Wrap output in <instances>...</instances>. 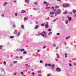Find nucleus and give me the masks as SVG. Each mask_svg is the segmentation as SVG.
<instances>
[{
  "label": "nucleus",
  "mask_w": 76,
  "mask_h": 76,
  "mask_svg": "<svg viewBox=\"0 0 76 76\" xmlns=\"http://www.w3.org/2000/svg\"><path fill=\"white\" fill-rule=\"evenodd\" d=\"M67 54L66 53H65V57H67Z\"/></svg>",
  "instance_id": "nucleus-37"
},
{
  "label": "nucleus",
  "mask_w": 76,
  "mask_h": 76,
  "mask_svg": "<svg viewBox=\"0 0 76 76\" xmlns=\"http://www.w3.org/2000/svg\"><path fill=\"white\" fill-rule=\"evenodd\" d=\"M64 18H65L64 17H62V21H64Z\"/></svg>",
  "instance_id": "nucleus-27"
},
{
  "label": "nucleus",
  "mask_w": 76,
  "mask_h": 76,
  "mask_svg": "<svg viewBox=\"0 0 76 76\" xmlns=\"http://www.w3.org/2000/svg\"><path fill=\"white\" fill-rule=\"evenodd\" d=\"M53 17H54V16L53 15H51L50 16L51 18H53Z\"/></svg>",
  "instance_id": "nucleus-55"
},
{
  "label": "nucleus",
  "mask_w": 76,
  "mask_h": 76,
  "mask_svg": "<svg viewBox=\"0 0 76 76\" xmlns=\"http://www.w3.org/2000/svg\"><path fill=\"white\" fill-rule=\"evenodd\" d=\"M38 28H39V26L38 25H37L35 27V29H37Z\"/></svg>",
  "instance_id": "nucleus-11"
},
{
  "label": "nucleus",
  "mask_w": 76,
  "mask_h": 76,
  "mask_svg": "<svg viewBox=\"0 0 76 76\" xmlns=\"http://www.w3.org/2000/svg\"><path fill=\"white\" fill-rule=\"evenodd\" d=\"M56 70L57 72H60L61 71V69L59 68H57Z\"/></svg>",
  "instance_id": "nucleus-4"
},
{
  "label": "nucleus",
  "mask_w": 76,
  "mask_h": 76,
  "mask_svg": "<svg viewBox=\"0 0 76 76\" xmlns=\"http://www.w3.org/2000/svg\"><path fill=\"white\" fill-rule=\"evenodd\" d=\"M53 47H56V45L54 44V45H53Z\"/></svg>",
  "instance_id": "nucleus-44"
},
{
  "label": "nucleus",
  "mask_w": 76,
  "mask_h": 76,
  "mask_svg": "<svg viewBox=\"0 0 76 76\" xmlns=\"http://www.w3.org/2000/svg\"><path fill=\"white\" fill-rule=\"evenodd\" d=\"M66 4H63V7H66Z\"/></svg>",
  "instance_id": "nucleus-20"
},
{
  "label": "nucleus",
  "mask_w": 76,
  "mask_h": 76,
  "mask_svg": "<svg viewBox=\"0 0 76 76\" xmlns=\"http://www.w3.org/2000/svg\"><path fill=\"white\" fill-rule=\"evenodd\" d=\"M36 23H37V25H38V23L37 22H36Z\"/></svg>",
  "instance_id": "nucleus-57"
},
{
  "label": "nucleus",
  "mask_w": 76,
  "mask_h": 76,
  "mask_svg": "<svg viewBox=\"0 0 76 76\" xmlns=\"http://www.w3.org/2000/svg\"><path fill=\"white\" fill-rule=\"evenodd\" d=\"M48 26H49L48 25V22H47L45 25V28H47L48 27Z\"/></svg>",
  "instance_id": "nucleus-3"
},
{
  "label": "nucleus",
  "mask_w": 76,
  "mask_h": 76,
  "mask_svg": "<svg viewBox=\"0 0 76 76\" xmlns=\"http://www.w3.org/2000/svg\"><path fill=\"white\" fill-rule=\"evenodd\" d=\"M58 7H59L58 6H56L55 7V9H58Z\"/></svg>",
  "instance_id": "nucleus-33"
},
{
  "label": "nucleus",
  "mask_w": 76,
  "mask_h": 76,
  "mask_svg": "<svg viewBox=\"0 0 76 76\" xmlns=\"http://www.w3.org/2000/svg\"><path fill=\"white\" fill-rule=\"evenodd\" d=\"M24 51H25V49H20V50H19V51H21V52Z\"/></svg>",
  "instance_id": "nucleus-6"
},
{
  "label": "nucleus",
  "mask_w": 76,
  "mask_h": 76,
  "mask_svg": "<svg viewBox=\"0 0 76 76\" xmlns=\"http://www.w3.org/2000/svg\"><path fill=\"white\" fill-rule=\"evenodd\" d=\"M69 23V21H68V20H66V24H67V23Z\"/></svg>",
  "instance_id": "nucleus-26"
},
{
  "label": "nucleus",
  "mask_w": 76,
  "mask_h": 76,
  "mask_svg": "<svg viewBox=\"0 0 76 76\" xmlns=\"http://www.w3.org/2000/svg\"><path fill=\"white\" fill-rule=\"evenodd\" d=\"M51 67H54V64H52L51 66Z\"/></svg>",
  "instance_id": "nucleus-21"
},
{
  "label": "nucleus",
  "mask_w": 76,
  "mask_h": 76,
  "mask_svg": "<svg viewBox=\"0 0 76 76\" xmlns=\"http://www.w3.org/2000/svg\"><path fill=\"white\" fill-rule=\"evenodd\" d=\"M43 3L44 4H47V1H44V2Z\"/></svg>",
  "instance_id": "nucleus-32"
},
{
  "label": "nucleus",
  "mask_w": 76,
  "mask_h": 76,
  "mask_svg": "<svg viewBox=\"0 0 76 76\" xmlns=\"http://www.w3.org/2000/svg\"><path fill=\"white\" fill-rule=\"evenodd\" d=\"M58 47H57V48H56V50H57V49H58Z\"/></svg>",
  "instance_id": "nucleus-61"
},
{
  "label": "nucleus",
  "mask_w": 76,
  "mask_h": 76,
  "mask_svg": "<svg viewBox=\"0 0 76 76\" xmlns=\"http://www.w3.org/2000/svg\"><path fill=\"white\" fill-rule=\"evenodd\" d=\"M45 66H48V64H45Z\"/></svg>",
  "instance_id": "nucleus-41"
},
{
  "label": "nucleus",
  "mask_w": 76,
  "mask_h": 76,
  "mask_svg": "<svg viewBox=\"0 0 76 76\" xmlns=\"http://www.w3.org/2000/svg\"><path fill=\"white\" fill-rule=\"evenodd\" d=\"M73 12L74 13H76V10L75 9H73L72 10Z\"/></svg>",
  "instance_id": "nucleus-7"
},
{
  "label": "nucleus",
  "mask_w": 76,
  "mask_h": 76,
  "mask_svg": "<svg viewBox=\"0 0 76 76\" xmlns=\"http://www.w3.org/2000/svg\"><path fill=\"white\" fill-rule=\"evenodd\" d=\"M4 4L3 5V6H6V4H7V2H4Z\"/></svg>",
  "instance_id": "nucleus-12"
},
{
  "label": "nucleus",
  "mask_w": 76,
  "mask_h": 76,
  "mask_svg": "<svg viewBox=\"0 0 76 76\" xmlns=\"http://www.w3.org/2000/svg\"><path fill=\"white\" fill-rule=\"evenodd\" d=\"M61 12V9H58L55 12V16H56L57 15H60Z\"/></svg>",
  "instance_id": "nucleus-2"
},
{
  "label": "nucleus",
  "mask_w": 76,
  "mask_h": 76,
  "mask_svg": "<svg viewBox=\"0 0 76 76\" xmlns=\"http://www.w3.org/2000/svg\"><path fill=\"white\" fill-rule=\"evenodd\" d=\"M44 25H45V23H44L43 24H41V26H44Z\"/></svg>",
  "instance_id": "nucleus-15"
},
{
  "label": "nucleus",
  "mask_w": 76,
  "mask_h": 76,
  "mask_svg": "<svg viewBox=\"0 0 76 76\" xmlns=\"http://www.w3.org/2000/svg\"><path fill=\"white\" fill-rule=\"evenodd\" d=\"M17 62H17V61H13V63H14V64H16Z\"/></svg>",
  "instance_id": "nucleus-16"
},
{
  "label": "nucleus",
  "mask_w": 76,
  "mask_h": 76,
  "mask_svg": "<svg viewBox=\"0 0 76 76\" xmlns=\"http://www.w3.org/2000/svg\"><path fill=\"white\" fill-rule=\"evenodd\" d=\"M43 33H39L38 34V35H42V37H47V36L46 35V33H45V31H43Z\"/></svg>",
  "instance_id": "nucleus-1"
},
{
  "label": "nucleus",
  "mask_w": 76,
  "mask_h": 76,
  "mask_svg": "<svg viewBox=\"0 0 76 76\" xmlns=\"http://www.w3.org/2000/svg\"><path fill=\"white\" fill-rule=\"evenodd\" d=\"M28 19V17H25L24 18V20H26Z\"/></svg>",
  "instance_id": "nucleus-14"
},
{
  "label": "nucleus",
  "mask_w": 76,
  "mask_h": 76,
  "mask_svg": "<svg viewBox=\"0 0 76 76\" xmlns=\"http://www.w3.org/2000/svg\"><path fill=\"white\" fill-rule=\"evenodd\" d=\"M10 38H14V36H10Z\"/></svg>",
  "instance_id": "nucleus-31"
},
{
  "label": "nucleus",
  "mask_w": 76,
  "mask_h": 76,
  "mask_svg": "<svg viewBox=\"0 0 76 76\" xmlns=\"http://www.w3.org/2000/svg\"><path fill=\"white\" fill-rule=\"evenodd\" d=\"M33 10H37V9L35 8H34L33 9Z\"/></svg>",
  "instance_id": "nucleus-47"
},
{
  "label": "nucleus",
  "mask_w": 76,
  "mask_h": 76,
  "mask_svg": "<svg viewBox=\"0 0 76 76\" xmlns=\"http://www.w3.org/2000/svg\"><path fill=\"white\" fill-rule=\"evenodd\" d=\"M48 31L49 32H50V31H51V29H49L48 30Z\"/></svg>",
  "instance_id": "nucleus-35"
},
{
  "label": "nucleus",
  "mask_w": 76,
  "mask_h": 76,
  "mask_svg": "<svg viewBox=\"0 0 76 76\" xmlns=\"http://www.w3.org/2000/svg\"><path fill=\"white\" fill-rule=\"evenodd\" d=\"M58 19V18H56V19H55L54 20H53V22H56V20Z\"/></svg>",
  "instance_id": "nucleus-9"
},
{
  "label": "nucleus",
  "mask_w": 76,
  "mask_h": 76,
  "mask_svg": "<svg viewBox=\"0 0 76 76\" xmlns=\"http://www.w3.org/2000/svg\"><path fill=\"white\" fill-rule=\"evenodd\" d=\"M70 38V36H68L67 37H66V39H68Z\"/></svg>",
  "instance_id": "nucleus-30"
},
{
  "label": "nucleus",
  "mask_w": 76,
  "mask_h": 76,
  "mask_svg": "<svg viewBox=\"0 0 76 76\" xmlns=\"http://www.w3.org/2000/svg\"><path fill=\"white\" fill-rule=\"evenodd\" d=\"M25 2H26L27 3H29V1L28 0H26Z\"/></svg>",
  "instance_id": "nucleus-13"
},
{
  "label": "nucleus",
  "mask_w": 76,
  "mask_h": 76,
  "mask_svg": "<svg viewBox=\"0 0 76 76\" xmlns=\"http://www.w3.org/2000/svg\"><path fill=\"white\" fill-rule=\"evenodd\" d=\"M37 51L38 53H39V50H37Z\"/></svg>",
  "instance_id": "nucleus-60"
},
{
  "label": "nucleus",
  "mask_w": 76,
  "mask_h": 76,
  "mask_svg": "<svg viewBox=\"0 0 76 76\" xmlns=\"http://www.w3.org/2000/svg\"><path fill=\"white\" fill-rule=\"evenodd\" d=\"M21 12L22 13H25L26 12V11L25 10H22Z\"/></svg>",
  "instance_id": "nucleus-5"
},
{
  "label": "nucleus",
  "mask_w": 76,
  "mask_h": 76,
  "mask_svg": "<svg viewBox=\"0 0 76 76\" xmlns=\"http://www.w3.org/2000/svg\"><path fill=\"white\" fill-rule=\"evenodd\" d=\"M50 15H53L54 14V12H50Z\"/></svg>",
  "instance_id": "nucleus-8"
},
{
  "label": "nucleus",
  "mask_w": 76,
  "mask_h": 76,
  "mask_svg": "<svg viewBox=\"0 0 76 76\" xmlns=\"http://www.w3.org/2000/svg\"><path fill=\"white\" fill-rule=\"evenodd\" d=\"M60 33H57V35H60Z\"/></svg>",
  "instance_id": "nucleus-42"
},
{
  "label": "nucleus",
  "mask_w": 76,
  "mask_h": 76,
  "mask_svg": "<svg viewBox=\"0 0 76 76\" xmlns=\"http://www.w3.org/2000/svg\"><path fill=\"white\" fill-rule=\"evenodd\" d=\"M21 28H22V29H23V28H24V26L23 25H22L21 26Z\"/></svg>",
  "instance_id": "nucleus-19"
},
{
  "label": "nucleus",
  "mask_w": 76,
  "mask_h": 76,
  "mask_svg": "<svg viewBox=\"0 0 76 76\" xmlns=\"http://www.w3.org/2000/svg\"><path fill=\"white\" fill-rule=\"evenodd\" d=\"M20 58L21 59H22V58H23V57H22V56H21L20 57Z\"/></svg>",
  "instance_id": "nucleus-58"
},
{
  "label": "nucleus",
  "mask_w": 76,
  "mask_h": 76,
  "mask_svg": "<svg viewBox=\"0 0 76 76\" xmlns=\"http://www.w3.org/2000/svg\"><path fill=\"white\" fill-rule=\"evenodd\" d=\"M40 63H43V61H42V60H40Z\"/></svg>",
  "instance_id": "nucleus-40"
},
{
  "label": "nucleus",
  "mask_w": 76,
  "mask_h": 76,
  "mask_svg": "<svg viewBox=\"0 0 76 76\" xmlns=\"http://www.w3.org/2000/svg\"><path fill=\"white\" fill-rule=\"evenodd\" d=\"M38 76H42V75L41 74H39L38 75Z\"/></svg>",
  "instance_id": "nucleus-51"
},
{
  "label": "nucleus",
  "mask_w": 76,
  "mask_h": 76,
  "mask_svg": "<svg viewBox=\"0 0 76 76\" xmlns=\"http://www.w3.org/2000/svg\"><path fill=\"white\" fill-rule=\"evenodd\" d=\"M68 20L69 21H71V20H72V18H71V17H69Z\"/></svg>",
  "instance_id": "nucleus-10"
},
{
  "label": "nucleus",
  "mask_w": 76,
  "mask_h": 76,
  "mask_svg": "<svg viewBox=\"0 0 76 76\" xmlns=\"http://www.w3.org/2000/svg\"><path fill=\"white\" fill-rule=\"evenodd\" d=\"M4 65H6V61H4Z\"/></svg>",
  "instance_id": "nucleus-39"
},
{
  "label": "nucleus",
  "mask_w": 76,
  "mask_h": 76,
  "mask_svg": "<svg viewBox=\"0 0 76 76\" xmlns=\"http://www.w3.org/2000/svg\"><path fill=\"white\" fill-rule=\"evenodd\" d=\"M63 14H64V15H66V14H67V12H63Z\"/></svg>",
  "instance_id": "nucleus-17"
},
{
  "label": "nucleus",
  "mask_w": 76,
  "mask_h": 76,
  "mask_svg": "<svg viewBox=\"0 0 76 76\" xmlns=\"http://www.w3.org/2000/svg\"><path fill=\"white\" fill-rule=\"evenodd\" d=\"M52 34V32H50L48 33V35H50V34Z\"/></svg>",
  "instance_id": "nucleus-28"
},
{
  "label": "nucleus",
  "mask_w": 76,
  "mask_h": 76,
  "mask_svg": "<svg viewBox=\"0 0 76 76\" xmlns=\"http://www.w3.org/2000/svg\"><path fill=\"white\" fill-rule=\"evenodd\" d=\"M21 75H23V72H21Z\"/></svg>",
  "instance_id": "nucleus-36"
},
{
  "label": "nucleus",
  "mask_w": 76,
  "mask_h": 76,
  "mask_svg": "<svg viewBox=\"0 0 76 76\" xmlns=\"http://www.w3.org/2000/svg\"><path fill=\"white\" fill-rule=\"evenodd\" d=\"M50 7H47L46 8V9H50Z\"/></svg>",
  "instance_id": "nucleus-25"
},
{
  "label": "nucleus",
  "mask_w": 76,
  "mask_h": 76,
  "mask_svg": "<svg viewBox=\"0 0 76 76\" xmlns=\"http://www.w3.org/2000/svg\"><path fill=\"white\" fill-rule=\"evenodd\" d=\"M52 9H54V7H52Z\"/></svg>",
  "instance_id": "nucleus-56"
},
{
  "label": "nucleus",
  "mask_w": 76,
  "mask_h": 76,
  "mask_svg": "<svg viewBox=\"0 0 76 76\" xmlns=\"http://www.w3.org/2000/svg\"><path fill=\"white\" fill-rule=\"evenodd\" d=\"M39 72L40 73H41V70L39 71Z\"/></svg>",
  "instance_id": "nucleus-62"
},
{
  "label": "nucleus",
  "mask_w": 76,
  "mask_h": 76,
  "mask_svg": "<svg viewBox=\"0 0 76 76\" xmlns=\"http://www.w3.org/2000/svg\"><path fill=\"white\" fill-rule=\"evenodd\" d=\"M14 34H18V32H14Z\"/></svg>",
  "instance_id": "nucleus-43"
},
{
  "label": "nucleus",
  "mask_w": 76,
  "mask_h": 76,
  "mask_svg": "<svg viewBox=\"0 0 76 76\" xmlns=\"http://www.w3.org/2000/svg\"><path fill=\"white\" fill-rule=\"evenodd\" d=\"M48 66H51V64H48Z\"/></svg>",
  "instance_id": "nucleus-50"
},
{
  "label": "nucleus",
  "mask_w": 76,
  "mask_h": 76,
  "mask_svg": "<svg viewBox=\"0 0 76 76\" xmlns=\"http://www.w3.org/2000/svg\"><path fill=\"white\" fill-rule=\"evenodd\" d=\"M69 65L71 66H72V64H69Z\"/></svg>",
  "instance_id": "nucleus-38"
},
{
  "label": "nucleus",
  "mask_w": 76,
  "mask_h": 76,
  "mask_svg": "<svg viewBox=\"0 0 76 76\" xmlns=\"http://www.w3.org/2000/svg\"><path fill=\"white\" fill-rule=\"evenodd\" d=\"M27 53V52H26V51H24L23 53V54H26Z\"/></svg>",
  "instance_id": "nucleus-23"
},
{
  "label": "nucleus",
  "mask_w": 76,
  "mask_h": 76,
  "mask_svg": "<svg viewBox=\"0 0 76 76\" xmlns=\"http://www.w3.org/2000/svg\"><path fill=\"white\" fill-rule=\"evenodd\" d=\"M15 26H16L14 24L13 27H14L15 28Z\"/></svg>",
  "instance_id": "nucleus-52"
},
{
  "label": "nucleus",
  "mask_w": 76,
  "mask_h": 76,
  "mask_svg": "<svg viewBox=\"0 0 76 76\" xmlns=\"http://www.w3.org/2000/svg\"><path fill=\"white\" fill-rule=\"evenodd\" d=\"M20 32H19L18 34V37H19L20 35Z\"/></svg>",
  "instance_id": "nucleus-22"
},
{
  "label": "nucleus",
  "mask_w": 76,
  "mask_h": 76,
  "mask_svg": "<svg viewBox=\"0 0 76 76\" xmlns=\"http://www.w3.org/2000/svg\"><path fill=\"white\" fill-rule=\"evenodd\" d=\"M47 76H50V74H48L47 75Z\"/></svg>",
  "instance_id": "nucleus-54"
},
{
  "label": "nucleus",
  "mask_w": 76,
  "mask_h": 76,
  "mask_svg": "<svg viewBox=\"0 0 76 76\" xmlns=\"http://www.w3.org/2000/svg\"><path fill=\"white\" fill-rule=\"evenodd\" d=\"M19 58V57L18 56H16L15 57V58Z\"/></svg>",
  "instance_id": "nucleus-49"
},
{
  "label": "nucleus",
  "mask_w": 76,
  "mask_h": 76,
  "mask_svg": "<svg viewBox=\"0 0 76 76\" xmlns=\"http://www.w3.org/2000/svg\"><path fill=\"white\" fill-rule=\"evenodd\" d=\"M43 48L44 49L45 48V46H44L43 47Z\"/></svg>",
  "instance_id": "nucleus-64"
},
{
  "label": "nucleus",
  "mask_w": 76,
  "mask_h": 76,
  "mask_svg": "<svg viewBox=\"0 0 76 76\" xmlns=\"http://www.w3.org/2000/svg\"><path fill=\"white\" fill-rule=\"evenodd\" d=\"M69 4H66V6L65 7H69Z\"/></svg>",
  "instance_id": "nucleus-18"
},
{
  "label": "nucleus",
  "mask_w": 76,
  "mask_h": 76,
  "mask_svg": "<svg viewBox=\"0 0 76 76\" xmlns=\"http://www.w3.org/2000/svg\"><path fill=\"white\" fill-rule=\"evenodd\" d=\"M74 65L75 66H76V64L75 63H74Z\"/></svg>",
  "instance_id": "nucleus-63"
},
{
  "label": "nucleus",
  "mask_w": 76,
  "mask_h": 76,
  "mask_svg": "<svg viewBox=\"0 0 76 76\" xmlns=\"http://www.w3.org/2000/svg\"><path fill=\"white\" fill-rule=\"evenodd\" d=\"M46 6H48V4H46Z\"/></svg>",
  "instance_id": "nucleus-53"
},
{
  "label": "nucleus",
  "mask_w": 76,
  "mask_h": 76,
  "mask_svg": "<svg viewBox=\"0 0 76 76\" xmlns=\"http://www.w3.org/2000/svg\"><path fill=\"white\" fill-rule=\"evenodd\" d=\"M1 47H2V46L1 45H0V49H1L2 48Z\"/></svg>",
  "instance_id": "nucleus-46"
},
{
  "label": "nucleus",
  "mask_w": 76,
  "mask_h": 76,
  "mask_svg": "<svg viewBox=\"0 0 76 76\" xmlns=\"http://www.w3.org/2000/svg\"><path fill=\"white\" fill-rule=\"evenodd\" d=\"M1 16H2V17H3V16H4V15H3V14Z\"/></svg>",
  "instance_id": "nucleus-59"
},
{
  "label": "nucleus",
  "mask_w": 76,
  "mask_h": 76,
  "mask_svg": "<svg viewBox=\"0 0 76 76\" xmlns=\"http://www.w3.org/2000/svg\"><path fill=\"white\" fill-rule=\"evenodd\" d=\"M1 70H2L3 71H4V69H3V68H1Z\"/></svg>",
  "instance_id": "nucleus-48"
},
{
  "label": "nucleus",
  "mask_w": 76,
  "mask_h": 76,
  "mask_svg": "<svg viewBox=\"0 0 76 76\" xmlns=\"http://www.w3.org/2000/svg\"><path fill=\"white\" fill-rule=\"evenodd\" d=\"M38 4V3L36 2H34V4Z\"/></svg>",
  "instance_id": "nucleus-45"
},
{
  "label": "nucleus",
  "mask_w": 76,
  "mask_h": 76,
  "mask_svg": "<svg viewBox=\"0 0 76 76\" xmlns=\"http://www.w3.org/2000/svg\"><path fill=\"white\" fill-rule=\"evenodd\" d=\"M57 1H59L60 3H61V0H57Z\"/></svg>",
  "instance_id": "nucleus-29"
},
{
  "label": "nucleus",
  "mask_w": 76,
  "mask_h": 76,
  "mask_svg": "<svg viewBox=\"0 0 76 76\" xmlns=\"http://www.w3.org/2000/svg\"><path fill=\"white\" fill-rule=\"evenodd\" d=\"M57 58H60V56H59V55H58L57 56Z\"/></svg>",
  "instance_id": "nucleus-24"
},
{
  "label": "nucleus",
  "mask_w": 76,
  "mask_h": 76,
  "mask_svg": "<svg viewBox=\"0 0 76 76\" xmlns=\"http://www.w3.org/2000/svg\"><path fill=\"white\" fill-rule=\"evenodd\" d=\"M32 75L33 76H34V75H35V73L34 72H32Z\"/></svg>",
  "instance_id": "nucleus-34"
}]
</instances>
